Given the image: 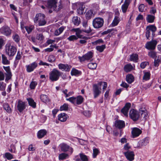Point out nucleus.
<instances>
[{
    "label": "nucleus",
    "instance_id": "nucleus-1",
    "mask_svg": "<svg viewBox=\"0 0 161 161\" xmlns=\"http://www.w3.org/2000/svg\"><path fill=\"white\" fill-rule=\"evenodd\" d=\"M34 22L39 26L44 25L46 23L44 15L41 14H36L34 19Z\"/></svg>",
    "mask_w": 161,
    "mask_h": 161
},
{
    "label": "nucleus",
    "instance_id": "nucleus-2",
    "mask_svg": "<svg viewBox=\"0 0 161 161\" xmlns=\"http://www.w3.org/2000/svg\"><path fill=\"white\" fill-rule=\"evenodd\" d=\"M66 100L74 105H80L83 102L84 98L81 96H78L76 97H72L66 98Z\"/></svg>",
    "mask_w": 161,
    "mask_h": 161
},
{
    "label": "nucleus",
    "instance_id": "nucleus-3",
    "mask_svg": "<svg viewBox=\"0 0 161 161\" xmlns=\"http://www.w3.org/2000/svg\"><path fill=\"white\" fill-rule=\"evenodd\" d=\"M61 75V73L56 69H53L49 74V78L52 81L57 80Z\"/></svg>",
    "mask_w": 161,
    "mask_h": 161
},
{
    "label": "nucleus",
    "instance_id": "nucleus-4",
    "mask_svg": "<svg viewBox=\"0 0 161 161\" xmlns=\"http://www.w3.org/2000/svg\"><path fill=\"white\" fill-rule=\"evenodd\" d=\"M5 47L6 53L9 56H13L15 54L17 49L14 46L8 43L6 44Z\"/></svg>",
    "mask_w": 161,
    "mask_h": 161
},
{
    "label": "nucleus",
    "instance_id": "nucleus-5",
    "mask_svg": "<svg viewBox=\"0 0 161 161\" xmlns=\"http://www.w3.org/2000/svg\"><path fill=\"white\" fill-rule=\"evenodd\" d=\"M104 20L103 18H97L94 19L92 21V25L95 28H99L103 25Z\"/></svg>",
    "mask_w": 161,
    "mask_h": 161
},
{
    "label": "nucleus",
    "instance_id": "nucleus-6",
    "mask_svg": "<svg viewBox=\"0 0 161 161\" xmlns=\"http://www.w3.org/2000/svg\"><path fill=\"white\" fill-rule=\"evenodd\" d=\"M129 115L131 119L134 121L138 120L140 117L139 112L134 109L130 110Z\"/></svg>",
    "mask_w": 161,
    "mask_h": 161
},
{
    "label": "nucleus",
    "instance_id": "nucleus-7",
    "mask_svg": "<svg viewBox=\"0 0 161 161\" xmlns=\"http://www.w3.org/2000/svg\"><path fill=\"white\" fill-rule=\"evenodd\" d=\"M157 43V42L156 40H152L147 42L146 44L145 47L148 50H153L155 48Z\"/></svg>",
    "mask_w": 161,
    "mask_h": 161
},
{
    "label": "nucleus",
    "instance_id": "nucleus-8",
    "mask_svg": "<svg viewBox=\"0 0 161 161\" xmlns=\"http://www.w3.org/2000/svg\"><path fill=\"white\" fill-rule=\"evenodd\" d=\"M0 32L4 35L8 36L11 35V30L9 27L4 26L0 29Z\"/></svg>",
    "mask_w": 161,
    "mask_h": 161
},
{
    "label": "nucleus",
    "instance_id": "nucleus-9",
    "mask_svg": "<svg viewBox=\"0 0 161 161\" xmlns=\"http://www.w3.org/2000/svg\"><path fill=\"white\" fill-rule=\"evenodd\" d=\"M93 52L92 51H89L82 57H79V58L80 61L82 62L86 60H88L91 59L93 57Z\"/></svg>",
    "mask_w": 161,
    "mask_h": 161
},
{
    "label": "nucleus",
    "instance_id": "nucleus-10",
    "mask_svg": "<svg viewBox=\"0 0 161 161\" xmlns=\"http://www.w3.org/2000/svg\"><path fill=\"white\" fill-rule=\"evenodd\" d=\"M101 89L97 85L95 84L93 86V91L94 97L96 98L98 97L101 92Z\"/></svg>",
    "mask_w": 161,
    "mask_h": 161
},
{
    "label": "nucleus",
    "instance_id": "nucleus-11",
    "mask_svg": "<svg viewBox=\"0 0 161 161\" xmlns=\"http://www.w3.org/2000/svg\"><path fill=\"white\" fill-rule=\"evenodd\" d=\"M123 154L129 161H132L134 160L135 154L133 151H130L129 152H124Z\"/></svg>",
    "mask_w": 161,
    "mask_h": 161
},
{
    "label": "nucleus",
    "instance_id": "nucleus-12",
    "mask_svg": "<svg viewBox=\"0 0 161 161\" xmlns=\"http://www.w3.org/2000/svg\"><path fill=\"white\" fill-rule=\"evenodd\" d=\"M37 63L36 62H33L31 64L26 66V71L28 72H31L37 66Z\"/></svg>",
    "mask_w": 161,
    "mask_h": 161
},
{
    "label": "nucleus",
    "instance_id": "nucleus-13",
    "mask_svg": "<svg viewBox=\"0 0 161 161\" xmlns=\"http://www.w3.org/2000/svg\"><path fill=\"white\" fill-rule=\"evenodd\" d=\"M57 0H48L47 1V6L49 8L55 10L57 7Z\"/></svg>",
    "mask_w": 161,
    "mask_h": 161
},
{
    "label": "nucleus",
    "instance_id": "nucleus-14",
    "mask_svg": "<svg viewBox=\"0 0 161 161\" xmlns=\"http://www.w3.org/2000/svg\"><path fill=\"white\" fill-rule=\"evenodd\" d=\"M26 104L25 102L20 100L18 101L17 108L20 112H22L26 108Z\"/></svg>",
    "mask_w": 161,
    "mask_h": 161
},
{
    "label": "nucleus",
    "instance_id": "nucleus-15",
    "mask_svg": "<svg viewBox=\"0 0 161 161\" xmlns=\"http://www.w3.org/2000/svg\"><path fill=\"white\" fill-rule=\"evenodd\" d=\"M75 6H80V7L79 8L77 9V10L78 13L80 14H83L84 12L85 7L82 3H78L73 4V6L74 7H75Z\"/></svg>",
    "mask_w": 161,
    "mask_h": 161
},
{
    "label": "nucleus",
    "instance_id": "nucleus-16",
    "mask_svg": "<svg viewBox=\"0 0 161 161\" xmlns=\"http://www.w3.org/2000/svg\"><path fill=\"white\" fill-rule=\"evenodd\" d=\"M60 147L61 148V150L63 151L67 152L69 150H70L71 153L73 152V149L65 143H63L60 144Z\"/></svg>",
    "mask_w": 161,
    "mask_h": 161
},
{
    "label": "nucleus",
    "instance_id": "nucleus-17",
    "mask_svg": "<svg viewBox=\"0 0 161 161\" xmlns=\"http://www.w3.org/2000/svg\"><path fill=\"white\" fill-rule=\"evenodd\" d=\"M130 105L131 104L130 103H127L121 110V112L126 117L128 116V112L130 107Z\"/></svg>",
    "mask_w": 161,
    "mask_h": 161
},
{
    "label": "nucleus",
    "instance_id": "nucleus-18",
    "mask_svg": "<svg viewBox=\"0 0 161 161\" xmlns=\"http://www.w3.org/2000/svg\"><path fill=\"white\" fill-rule=\"evenodd\" d=\"M59 69L62 71H69L71 68V66L68 64H59L58 65Z\"/></svg>",
    "mask_w": 161,
    "mask_h": 161
},
{
    "label": "nucleus",
    "instance_id": "nucleus-19",
    "mask_svg": "<svg viewBox=\"0 0 161 161\" xmlns=\"http://www.w3.org/2000/svg\"><path fill=\"white\" fill-rule=\"evenodd\" d=\"M149 143V139L147 138H145L144 139L140 141L138 143V145L137 147L141 148L144 146L147 145Z\"/></svg>",
    "mask_w": 161,
    "mask_h": 161
},
{
    "label": "nucleus",
    "instance_id": "nucleus-20",
    "mask_svg": "<svg viewBox=\"0 0 161 161\" xmlns=\"http://www.w3.org/2000/svg\"><path fill=\"white\" fill-rule=\"evenodd\" d=\"M114 125L116 128L121 129L125 127V123L123 121L117 120L115 122Z\"/></svg>",
    "mask_w": 161,
    "mask_h": 161
},
{
    "label": "nucleus",
    "instance_id": "nucleus-21",
    "mask_svg": "<svg viewBox=\"0 0 161 161\" xmlns=\"http://www.w3.org/2000/svg\"><path fill=\"white\" fill-rule=\"evenodd\" d=\"M58 119L61 122H65L69 118L68 115L65 113H62L58 116Z\"/></svg>",
    "mask_w": 161,
    "mask_h": 161
},
{
    "label": "nucleus",
    "instance_id": "nucleus-22",
    "mask_svg": "<svg viewBox=\"0 0 161 161\" xmlns=\"http://www.w3.org/2000/svg\"><path fill=\"white\" fill-rule=\"evenodd\" d=\"M3 67L6 72V80H9L11 78L12 76L10 70V67L9 66H3Z\"/></svg>",
    "mask_w": 161,
    "mask_h": 161
},
{
    "label": "nucleus",
    "instance_id": "nucleus-23",
    "mask_svg": "<svg viewBox=\"0 0 161 161\" xmlns=\"http://www.w3.org/2000/svg\"><path fill=\"white\" fill-rule=\"evenodd\" d=\"M130 2L129 0H126L124 3L121 6L122 11L123 13H125L129 5Z\"/></svg>",
    "mask_w": 161,
    "mask_h": 161
},
{
    "label": "nucleus",
    "instance_id": "nucleus-24",
    "mask_svg": "<svg viewBox=\"0 0 161 161\" xmlns=\"http://www.w3.org/2000/svg\"><path fill=\"white\" fill-rule=\"evenodd\" d=\"M135 69V66H132L130 64L125 65L124 67V69L125 72H128L134 70Z\"/></svg>",
    "mask_w": 161,
    "mask_h": 161
},
{
    "label": "nucleus",
    "instance_id": "nucleus-25",
    "mask_svg": "<svg viewBox=\"0 0 161 161\" xmlns=\"http://www.w3.org/2000/svg\"><path fill=\"white\" fill-rule=\"evenodd\" d=\"M138 59V55L137 54H133L130 55V58L128 60V61L136 62L137 61Z\"/></svg>",
    "mask_w": 161,
    "mask_h": 161
},
{
    "label": "nucleus",
    "instance_id": "nucleus-26",
    "mask_svg": "<svg viewBox=\"0 0 161 161\" xmlns=\"http://www.w3.org/2000/svg\"><path fill=\"white\" fill-rule=\"evenodd\" d=\"M120 20V19L119 17L115 16L114 19L110 25L112 27L118 25Z\"/></svg>",
    "mask_w": 161,
    "mask_h": 161
},
{
    "label": "nucleus",
    "instance_id": "nucleus-27",
    "mask_svg": "<svg viewBox=\"0 0 161 161\" xmlns=\"http://www.w3.org/2000/svg\"><path fill=\"white\" fill-rule=\"evenodd\" d=\"M139 113L141 114V116L144 119H146L147 116V111L144 108H140L139 110Z\"/></svg>",
    "mask_w": 161,
    "mask_h": 161
},
{
    "label": "nucleus",
    "instance_id": "nucleus-28",
    "mask_svg": "<svg viewBox=\"0 0 161 161\" xmlns=\"http://www.w3.org/2000/svg\"><path fill=\"white\" fill-rule=\"evenodd\" d=\"M81 74V72L75 68H73L71 72V75H72L78 76Z\"/></svg>",
    "mask_w": 161,
    "mask_h": 161
},
{
    "label": "nucleus",
    "instance_id": "nucleus-29",
    "mask_svg": "<svg viewBox=\"0 0 161 161\" xmlns=\"http://www.w3.org/2000/svg\"><path fill=\"white\" fill-rule=\"evenodd\" d=\"M27 100L28 102L29 105L30 106L33 108H35L36 107V103L32 99L30 98H27Z\"/></svg>",
    "mask_w": 161,
    "mask_h": 161
},
{
    "label": "nucleus",
    "instance_id": "nucleus-30",
    "mask_svg": "<svg viewBox=\"0 0 161 161\" xmlns=\"http://www.w3.org/2000/svg\"><path fill=\"white\" fill-rule=\"evenodd\" d=\"M72 22L75 25L78 26L80 22V18L77 16H74L72 18Z\"/></svg>",
    "mask_w": 161,
    "mask_h": 161
},
{
    "label": "nucleus",
    "instance_id": "nucleus-31",
    "mask_svg": "<svg viewBox=\"0 0 161 161\" xmlns=\"http://www.w3.org/2000/svg\"><path fill=\"white\" fill-rule=\"evenodd\" d=\"M34 28V26L33 25H29L25 27V29L26 30L28 34H30Z\"/></svg>",
    "mask_w": 161,
    "mask_h": 161
},
{
    "label": "nucleus",
    "instance_id": "nucleus-32",
    "mask_svg": "<svg viewBox=\"0 0 161 161\" xmlns=\"http://www.w3.org/2000/svg\"><path fill=\"white\" fill-rule=\"evenodd\" d=\"M134 78L131 74H128L126 76V80L129 83H131L134 81Z\"/></svg>",
    "mask_w": 161,
    "mask_h": 161
},
{
    "label": "nucleus",
    "instance_id": "nucleus-33",
    "mask_svg": "<svg viewBox=\"0 0 161 161\" xmlns=\"http://www.w3.org/2000/svg\"><path fill=\"white\" fill-rule=\"evenodd\" d=\"M155 19V17L153 15L148 14L146 18V20L149 23H152L153 22Z\"/></svg>",
    "mask_w": 161,
    "mask_h": 161
},
{
    "label": "nucleus",
    "instance_id": "nucleus-34",
    "mask_svg": "<svg viewBox=\"0 0 161 161\" xmlns=\"http://www.w3.org/2000/svg\"><path fill=\"white\" fill-rule=\"evenodd\" d=\"M98 86L101 88V86H103V92L107 87V83L105 82H99L97 84Z\"/></svg>",
    "mask_w": 161,
    "mask_h": 161
},
{
    "label": "nucleus",
    "instance_id": "nucleus-35",
    "mask_svg": "<svg viewBox=\"0 0 161 161\" xmlns=\"http://www.w3.org/2000/svg\"><path fill=\"white\" fill-rule=\"evenodd\" d=\"M93 16L92 10H90L87 11L86 14V17L87 19H90Z\"/></svg>",
    "mask_w": 161,
    "mask_h": 161
},
{
    "label": "nucleus",
    "instance_id": "nucleus-36",
    "mask_svg": "<svg viewBox=\"0 0 161 161\" xmlns=\"http://www.w3.org/2000/svg\"><path fill=\"white\" fill-rule=\"evenodd\" d=\"M73 30L75 32L76 36L79 38L82 37V35H80V34L82 32V31L79 28H75L73 29Z\"/></svg>",
    "mask_w": 161,
    "mask_h": 161
},
{
    "label": "nucleus",
    "instance_id": "nucleus-37",
    "mask_svg": "<svg viewBox=\"0 0 161 161\" xmlns=\"http://www.w3.org/2000/svg\"><path fill=\"white\" fill-rule=\"evenodd\" d=\"M150 74L149 72H144V75L143 80H147L150 78Z\"/></svg>",
    "mask_w": 161,
    "mask_h": 161
},
{
    "label": "nucleus",
    "instance_id": "nucleus-38",
    "mask_svg": "<svg viewBox=\"0 0 161 161\" xmlns=\"http://www.w3.org/2000/svg\"><path fill=\"white\" fill-rule=\"evenodd\" d=\"M69 108L68 104L65 103L63 105L60 107L59 110L60 111H66L68 110Z\"/></svg>",
    "mask_w": 161,
    "mask_h": 161
},
{
    "label": "nucleus",
    "instance_id": "nucleus-39",
    "mask_svg": "<svg viewBox=\"0 0 161 161\" xmlns=\"http://www.w3.org/2000/svg\"><path fill=\"white\" fill-rule=\"evenodd\" d=\"M157 28L156 26L153 25L148 26L147 27L146 30L151 31L153 32H154L156 31Z\"/></svg>",
    "mask_w": 161,
    "mask_h": 161
},
{
    "label": "nucleus",
    "instance_id": "nucleus-40",
    "mask_svg": "<svg viewBox=\"0 0 161 161\" xmlns=\"http://www.w3.org/2000/svg\"><path fill=\"white\" fill-rule=\"evenodd\" d=\"M80 157L81 161H88V158L83 153H80L79 154Z\"/></svg>",
    "mask_w": 161,
    "mask_h": 161
},
{
    "label": "nucleus",
    "instance_id": "nucleus-41",
    "mask_svg": "<svg viewBox=\"0 0 161 161\" xmlns=\"http://www.w3.org/2000/svg\"><path fill=\"white\" fill-rule=\"evenodd\" d=\"M97 66V64L95 63H90L88 64V68L91 69H95Z\"/></svg>",
    "mask_w": 161,
    "mask_h": 161
},
{
    "label": "nucleus",
    "instance_id": "nucleus-42",
    "mask_svg": "<svg viewBox=\"0 0 161 161\" xmlns=\"http://www.w3.org/2000/svg\"><path fill=\"white\" fill-rule=\"evenodd\" d=\"M161 61V58L158 57V58H156L154 59V64L155 67H158L159 65V63Z\"/></svg>",
    "mask_w": 161,
    "mask_h": 161
},
{
    "label": "nucleus",
    "instance_id": "nucleus-43",
    "mask_svg": "<svg viewBox=\"0 0 161 161\" xmlns=\"http://www.w3.org/2000/svg\"><path fill=\"white\" fill-rule=\"evenodd\" d=\"M131 148L129 144L127 143L124 145L122 152L123 153L124 152H129L130 151V149H131Z\"/></svg>",
    "mask_w": 161,
    "mask_h": 161
},
{
    "label": "nucleus",
    "instance_id": "nucleus-44",
    "mask_svg": "<svg viewBox=\"0 0 161 161\" xmlns=\"http://www.w3.org/2000/svg\"><path fill=\"white\" fill-rule=\"evenodd\" d=\"M142 131H131V137L135 138L139 136L142 133Z\"/></svg>",
    "mask_w": 161,
    "mask_h": 161
},
{
    "label": "nucleus",
    "instance_id": "nucleus-45",
    "mask_svg": "<svg viewBox=\"0 0 161 161\" xmlns=\"http://www.w3.org/2000/svg\"><path fill=\"white\" fill-rule=\"evenodd\" d=\"M41 99L43 102L46 103H47L49 101L46 95H41Z\"/></svg>",
    "mask_w": 161,
    "mask_h": 161
},
{
    "label": "nucleus",
    "instance_id": "nucleus-46",
    "mask_svg": "<svg viewBox=\"0 0 161 161\" xmlns=\"http://www.w3.org/2000/svg\"><path fill=\"white\" fill-rule=\"evenodd\" d=\"M3 63L4 64H9V61L8 60L6 57L4 55H2Z\"/></svg>",
    "mask_w": 161,
    "mask_h": 161
},
{
    "label": "nucleus",
    "instance_id": "nucleus-47",
    "mask_svg": "<svg viewBox=\"0 0 161 161\" xmlns=\"http://www.w3.org/2000/svg\"><path fill=\"white\" fill-rule=\"evenodd\" d=\"M37 84V83L36 81H32L30 84V87L31 89H34Z\"/></svg>",
    "mask_w": 161,
    "mask_h": 161
},
{
    "label": "nucleus",
    "instance_id": "nucleus-48",
    "mask_svg": "<svg viewBox=\"0 0 161 161\" xmlns=\"http://www.w3.org/2000/svg\"><path fill=\"white\" fill-rule=\"evenodd\" d=\"M3 106L5 110L7 112L10 113L11 112V109L8 104H4L3 105Z\"/></svg>",
    "mask_w": 161,
    "mask_h": 161
},
{
    "label": "nucleus",
    "instance_id": "nucleus-49",
    "mask_svg": "<svg viewBox=\"0 0 161 161\" xmlns=\"http://www.w3.org/2000/svg\"><path fill=\"white\" fill-rule=\"evenodd\" d=\"M105 48V45H102L101 46H97L96 47V49L97 50L100 52H102Z\"/></svg>",
    "mask_w": 161,
    "mask_h": 161
},
{
    "label": "nucleus",
    "instance_id": "nucleus-50",
    "mask_svg": "<svg viewBox=\"0 0 161 161\" xmlns=\"http://www.w3.org/2000/svg\"><path fill=\"white\" fill-rule=\"evenodd\" d=\"M46 131H38L37 136L39 138H41L43 137L46 134Z\"/></svg>",
    "mask_w": 161,
    "mask_h": 161
},
{
    "label": "nucleus",
    "instance_id": "nucleus-51",
    "mask_svg": "<svg viewBox=\"0 0 161 161\" xmlns=\"http://www.w3.org/2000/svg\"><path fill=\"white\" fill-rule=\"evenodd\" d=\"M68 155L65 153H62L59 155V159L60 160H63L67 158Z\"/></svg>",
    "mask_w": 161,
    "mask_h": 161
},
{
    "label": "nucleus",
    "instance_id": "nucleus-52",
    "mask_svg": "<svg viewBox=\"0 0 161 161\" xmlns=\"http://www.w3.org/2000/svg\"><path fill=\"white\" fill-rule=\"evenodd\" d=\"M82 39L80 41V43L81 44H84L86 43L87 42V40L89 38L86 36H82V37L80 38Z\"/></svg>",
    "mask_w": 161,
    "mask_h": 161
},
{
    "label": "nucleus",
    "instance_id": "nucleus-53",
    "mask_svg": "<svg viewBox=\"0 0 161 161\" xmlns=\"http://www.w3.org/2000/svg\"><path fill=\"white\" fill-rule=\"evenodd\" d=\"M99 153V151L98 149L97 148H94L93 149V157L95 158L97 156Z\"/></svg>",
    "mask_w": 161,
    "mask_h": 161
},
{
    "label": "nucleus",
    "instance_id": "nucleus-54",
    "mask_svg": "<svg viewBox=\"0 0 161 161\" xmlns=\"http://www.w3.org/2000/svg\"><path fill=\"white\" fill-rule=\"evenodd\" d=\"M148 55L150 57L155 58H156V53L154 51H150L148 52Z\"/></svg>",
    "mask_w": 161,
    "mask_h": 161
},
{
    "label": "nucleus",
    "instance_id": "nucleus-55",
    "mask_svg": "<svg viewBox=\"0 0 161 161\" xmlns=\"http://www.w3.org/2000/svg\"><path fill=\"white\" fill-rule=\"evenodd\" d=\"M78 38L77 36L73 35L69 36L68 38V39L69 41H74L77 39Z\"/></svg>",
    "mask_w": 161,
    "mask_h": 161
},
{
    "label": "nucleus",
    "instance_id": "nucleus-56",
    "mask_svg": "<svg viewBox=\"0 0 161 161\" xmlns=\"http://www.w3.org/2000/svg\"><path fill=\"white\" fill-rule=\"evenodd\" d=\"M13 38L15 42H18L19 41L20 38L18 34H15L13 36Z\"/></svg>",
    "mask_w": 161,
    "mask_h": 161
},
{
    "label": "nucleus",
    "instance_id": "nucleus-57",
    "mask_svg": "<svg viewBox=\"0 0 161 161\" xmlns=\"http://www.w3.org/2000/svg\"><path fill=\"white\" fill-rule=\"evenodd\" d=\"M103 43V41L102 39H99L92 42V44L94 45L100 44Z\"/></svg>",
    "mask_w": 161,
    "mask_h": 161
},
{
    "label": "nucleus",
    "instance_id": "nucleus-58",
    "mask_svg": "<svg viewBox=\"0 0 161 161\" xmlns=\"http://www.w3.org/2000/svg\"><path fill=\"white\" fill-rule=\"evenodd\" d=\"M5 156L8 160H10L13 158V155L9 153H6Z\"/></svg>",
    "mask_w": 161,
    "mask_h": 161
},
{
    "label": "nucleus",
    "instance_id": "nucleus-59",
    "mask_svg": "<svg viewBox=\"0 0 161 161\" xmlns=\"http://www.w3.org/2000/svg\"><path fill=\"white\" fill-rule=\"evenodd\" d=\"M6 86V84L3 82H0V90H5Z\"/></svg>",
    "mask_w": 161,
    "mask_h": 161
},
{
    "label": "nucleus",
    "instance_id": "nucleus-60",
    "mask_svg": "<svg viewBox=\"0 0 161 161\" xmlns=\"http://www.w3.org/2000/svg\"><path fill=\"white\" fill-rule=\"evenodd\" d=\"M55 47V45H51L50 46V47L46 49L45 50L46 52H51L53 50L54 48Z\"/></svg>",
    "mask_w": 161,
    "mask_h": 161
},
{
    "label": "nucleus",
    "instance_id": "nucleus-61",
    "mask_svg": "<svg viewBox=\"0 0 161 161\" xmlns=\"http://www.w3.org/2000/svg\"><path fill=\"white\" fill-rule=\"evenodd\" d=\"M55 60L54 56L53 55H50L49 56L48 58V61L50 62H53L55 61Z\"/></svg>",
    "mask_w": 161,
    "mask_h": 161
},
{
    "label": "nucleus",
    "instance_id": "nucleus-62",
    "mask_svg": "<svg viewBox=\"0 0 161 161\" xmlns=\"http://www.w3.org/2000/svg\"><path fill=\"white\" fill-rule=\"evenodd\" d=\"M145 6L143 4H140L139 7V11L143 12L145 9Z\"/></svg>",
    "mask_w": 161,
    "mask_h": 161
},
{
    "label": "nucleus",
    "instance_id": "nucleus-63",
    "mask_svg": "<svg viewBox=\"0 0 161 161\" xmlns=\"http://www.w3.org/2000/svg\"><path fill=\"white\" fill-rule=\"evenodd\" d=\"M36 39L39 41H42L43 39V36L42 34H38L36 36Z\"/></svg>",
    "mask_w": 161,
    "mask_h": 161
},
{
    "label": "nucleus",
    "instance_id": "nucleus-64",
    "mask_svg": "<svg viewBox=\"0 0 161 161\" xmlns=\"http://www.w3.org/2000/svg\"><path fill=\"white\" fill-rule=\"evenodd\" d=\"M91 112L89 110H86L84 112V115L87 117H89L91 115Z\"/></svg>",
    "mask_w": 161,
    "mask_h": 161
}]
</instances>
